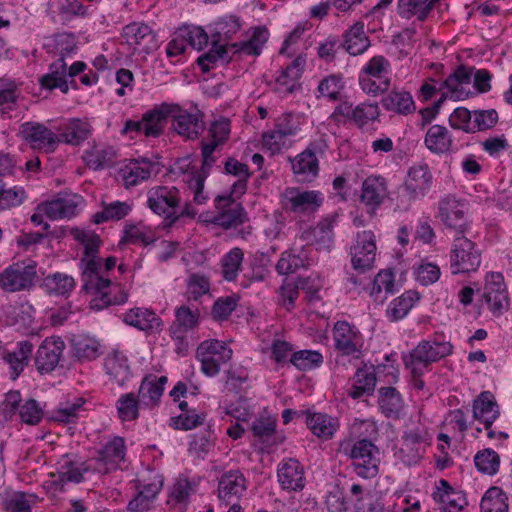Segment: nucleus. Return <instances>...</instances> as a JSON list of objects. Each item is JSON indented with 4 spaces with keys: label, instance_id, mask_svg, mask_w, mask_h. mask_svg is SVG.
Listing matches in <instances>:
<instances>
[{
    "label": "nucleus",
    "instance_id": "052dcab7",
    "mask_svg": "<svg viewBox=\"0 0 512 512\" xmlns=\"http://www.w3.org/2000/svg\"><path fill=\"white\" fill-rule=\"evenodd\" d=\"M132 210V206L127 202L113 201L109 204H103V209L94 214V223L100 224L108 221H119L125 218Z\"/></svg>",
    "mask_w": 512,
    "mask_h": 512
},
{
    "label": "nucleus",
    "instance_id": "bf43d9fd",
    "mask_svg": "<svg viewBox=\"0 0 512 512\" xmlns=\"http://www.w3.org/2000/svg\"><path fill=\"white\" fill-rule=\"evenodd\" d=\"M394 287V274L388 270L380 271L372 282L370 296L374 298V301L383 303L388 295L395 292Z\"/></svg>",
    "mask_w": 512,
    "mask_h": 512
},
{
    "label": "nucleus",
    "instance_id": "a211bd4d",
    "mask_svg": "<svg viewBox=\"0 0 512 512\" xmlns=\"http://www.w3.org/2000/svg\"><path fill=\"white\" fill-rule=\"evenodd\" d=\"M171 105L176 107L170 116L174 131L185 140L198 139L205 129L202 114L188 112L178 104Z\"/></svg>",
    "mask_w": 512,
    "mask_h": 512
},
{
    "label": "nucleus",
    "instance_id": "f03ea898",
    "mask_svg": "<svg viewBox=\"0 0 512 512\" xmlns=\"http://www.w3.org/2000/svg\"><path fill=\"white\" fill-rule=\"evenodd\" d=\"M453 345L450 342L422 340L406 356L403 357L405 367L410 369L412 376L421 378L424 370L432 363L451 355Z\"/></svg>",
    "mask_w": 512,
    "mask_h": 512
},
{
    "label": "nucleus",
    "instance_id": "7ed1b4c3",
    "mask_svg": "<svg viewBox=\"0 0 512 512\" xmlns=\"http://www.w3.org/2000/svg\"><path fill=\"white\" fill-rule=\"evenodd\" d=\"M340 451L352 459L355 473L363 479H372L379 472V449L367 439L356 441L351 447L349 443H341Z\"/></svg>",
    "mask_w": 512,
    "mask_h": 512
},
{
    "label": "nucleus",
    "instance_id": "0e129e2a",
    "mask_svg": "<svg viewBox=\"0 0 512 512\" xmlns=\"http://www.w3.org/2000/svg\"><path fill=\"white\" fill-rule=\"evenodd\" d=\"M141 401L134 393L122 394L116 401L118 417L123 422L134 421L139 417Z\"/></svg>",
    "mask_w": 512,
    "mask_h": 512
},
{
    "label": "nucleus",
    "instance_id": "39448f33",
    "mask_svg": "<svg viewBox=\"0 0 512 512\" xmlns=\"http://www.w3.org/2000/svg\"><path fill=\"white\" fill-rule=\"evenodd\" d=\"M37 277V264L31 259L14 262L0 272V289L7 293L29 291Z\"/></svg>",
    "mask_w": 512,
    "mask_h": 512
},
{
    "label": "nucleus",
    "instance_id": "6ab92c4d",
    "mask_svg": "<svg viewBox=\"0 0 512 512\" xmlns=\"http://www.w3.org/2000/svg\"><path fill=\"white\" fill-rule=\"evenodd\" d=\"M65 343L59 336L47 337L40 344L35 355V367L40 374H48L58 366Z\"/></svg>",
    "mask_w": 512,
    "mask_h": 512
},
{
    "label": "nucleus",
    "instance_id": "2f4dec72",
    "mask_svg": "<svg viewBox=\"0 0 512 512\" xmlns=\"http://www.w3.org/2000/svg\"><path fill=\"white\" fill-rule=\"evenodd\" d=\"M499 416L498 405L490 391L481 392L473 401V417L489 430Z\"/></svg>",
    "mask_w": 512,
    "mask_h": 512
},
{
    "label": "nucleus",
    "instance_id": "5701e85b",
    "mask_svg": "<svg viewBox=\"0 0 512 512\" xmlns=\"http://www.w3.org/2000/svg\"><path fill=\"white\" fill-rule=\"evenodd\" d=\"M83 202V197L78 194H64L38 205L37 209L51 220L71 218L78 213V208Z\"/></svg>",
    "mask_w": 512,
    "mask_h": 512
},
{
    "label": "nucleus",
    "instance_id": "79ce46f5",
    "mask_svg": "<svg viewBox=\"0 0 512 512\" xmlns=\"http://www.w3.org/2000/svg\"><path fill=\"white\" fill-rule=\"evenodd\" d=\"M383 108L387 111L401 115H408L415 111L412 95L403 89H392L381 99Z\"/></svg>",
    "mask_w": 512,
    "mask_h": 512
},
{
    "label": "nucleus",
    "instance_id": "b1692460",
    "mask_svg": "<svg viewBox=\"0 0 512 512\" xmlns=\"http://www.w3.org/2000/svg\"><path fill=\"white\" fill-rule=\"evenodd\" d=\"M483 298L494 315L507 309L508 295L501 273L492 272L486 276Z\"/></svg>",
    "mask_w": 512,
    "mask_h": 512
},
{
    "label": "nucleus",
    "instance_id": "4be33fe9",
    "mask_svg": "<svg viewBox=\"0 0 512 512\" xmlns=\"http://www.w3.org/2000/svg\"><path fill=\"white\" fill-rule=\"evenodd\" d=\"M475 67L459 65L452 74H450L441 84L440 90L446 89L447 98L455 101L467 99L472 93L469 85L472 81V75Z\"/></svg>",
    "mask_w": 512,
    "mask_h": 512
},
{
    "label": "nucleus",
    "instance_id": "20e7f679",
    "mask_svg": "<svg viewBox=\"0 0 512 512\" xmlns=\"http://www.w3.org/2000/svg\"><path fill=\"white\" fill-rule=\"evenodd\" d=\"M391 64L382 55L373 56L359 73V85L367 95L378 96L389 90Z\"/></svg>",
    "mask_w": 512,
    "mask_h": 512
},
{
    "label": "nucleus",
    "instance_id": "ddd939ff",
    "mask_svg": "<svg viewBox=\"0 0 512 512\" xmlns=\"http://www.w3.org/2000/svg\"><path fill=\"white\" fill-rule=\"evenodd\" d=\"M428 431L422 425L408 428L403 432L402 444L397 452L398 458L407 466L417 464L423 457L424 444Z\"/></svg>",
    "mask_w": 512,
    "mask_h": 512
},
{
    "label": "nucleus",
    "instance_id": "de8ad7c7",
    "mask_svg": "<svg viewBox=\"0 0 512 512\" xmlns=\"http://www.w3.org/2000/svg\"><path fill=\"white\" fill-rule=\"evenodd\" d=\"M116 155L117 151L113 146L94 145L91 149L84 152L83 160L89 168L97 171L110 166L114 162Z\"/></svg>",
    "mask_w": 512,
    "mask_h": 512
},
{
    "label": "nucleus",
    "instance_id": "864d4df0",
    "mask_svg": "<svg viewBox=\"0 0 512 512\" xmlns=\"http://www.w3.org/2000/svg\"><path fill=\"white\" fill-rule=\"evenodd\" d=\"M434 9L432 0H398V14L403 19L416 17L418 21H425Z\"/></svg>",
    "mask_w": 512,
    "mask_h": 512
},
{
    "label": "nucleus",
    "instance_id": "3c124183",
    "mask_svg": "<svg viewBox=\"0 0 512 512\" xmlns=\"http://www.w3.org/2000/svg\"><path fill=\"white\" fill-rule=\"evenodd\" d=\"M376 385V375L369 368H358L348 389V395L358 399L364 395H371Z\"/></svg>",
    "mask_w": 512,
    "mask_h": 512
},
{
    "label": "nucleus",
    "instance_id": "473e14b6",
    "mask_svg": "<svg viewBox=\"0 0 512 512\" xmlns=\"http://www.w3.org/2000/svg\"><path fill=\"white\" fill-rule=\"evenodd\" d=\"M176 109L169 103H162L154 109L148 110L143 114V121L145 122V136L146 137H159L163 134L167 118Z\"/></svg>",
    "mask_w": 512,
    "mask_h": 512
},
{
    "label": "nucleus",
    "instance_id": "37998d69",
    "mask_svg": "<svg viewBox=\"0 0 512 512\" xmlns=\"http://www.w3.org/2000/svg\"><path fill=\"white\" fill-rule=\"evenodd\" d=\"M342 48L352 56L363 54L370 46L369 37L364 31V24L357 22L344 34Z\"/></svg>",
    "mask_w": 512,
    "mask_h": 512
},
{
    "label": "nucleus",
    "instance_id": "c03bdc74",
    "mask_svg": "<svg viewBox=\"0 0 512 512\" xmlns=\"http://www.w3.org/2000/svg\"><path fill=\"white\" fill-rule=\"evenodd\" d=\"M267 40L268 30L264 27H257L248 40L231 43L228 47L233 55L244 54L248 56H259Z\"/></svg>",
    "mask_w": 512,
    "mask_h": 512
},
{
    "label": "nucleus",
    "instance_id": "f257e3e1",
    "mask_svg": "<svg viewBox=\"0 0 512 512\" xmlns=\"http://www.w3.org/2000/svg\"><path fill=\"white\" fill-rule=\"evenodd\" d=\"M71 235L84 246L80 268L82 271V288L87 294L93 296L90 301V308L100 311L111 305L126 303L128 293L125 288L101 274L102 259L98 256V252L102 242L99 235L94 231L79 228L72 229Z\"/></svg>",
    "mask_w": 512,
    "mask_h": 512
},
{
    "label": "nucleus",
    "instance_id": "09e8293b",
    "mask_svg": "<svg viewBox=\"0 0 512 512\" xmlns=\"http://www.w3.org/2000/svg\"><path fill=\"white\" fill-rule=\"evenodd\" d=\"M309 265V257L306 251L304 249L298 251L293 248L281 254L276 265V271L280 275H289Z\"/></svg>",
    "mask_w": 512,
    "mask_h": 512
},
{
    "label": "nucleus",
    "instance_id": "c756f323",
    "mask_svg": "<svg viewBox=\"0 0 512 512\" xmlns=\"http://www.w3.org/2000/svg\"><path fill=\"white\" fill-rule=\"evenodd\" d=\"M433 498L441 504L443 512H460L467 505L465 496L455 491L444 479L439 481L436 491L433 492Z\"/></svg>",
    "mask_w": 512,
    "mask_h": 512
},
{
    "label": "nucleus",
    "instance_id": "72a5a7b5",
    "mask_svg": "<svg viewBox=\"0 0 512 512\" xmlns=\"http://www.w3.org/2000/svg\"><path fill=\"white\" fill-rule=\"evenodd\" d=\"M424 144L430 152L437 155L446 154L455 149L450 131L439 124L429 127L424 138Z\"/></svg>",
    "mask_w": 512,
    "mask_h": 512
},
{
    "label": "nucleus",
    "instance_id": "7c9ffc66",
    "mask_svg": "<svg viewBox=\"0 0 512 512\" xmlns=\"http://www.w3.org/2000/svg\"><path fill=\"white\" fill-rule=\"evenodd\" d=\"M93 128L88 120L72 118L61 128L58 134L60 143L79 146L92 135Z\"/></svg>",
    "mask_w": 512,
    "mask_h": 512
},
{
    "label": "nucleus",
    "instance_id": "a19ab883",
    "mask_svg": "<svg viewBox=\"0 0 512 512\" xmlns=\"http://www.w3.org/2000/svg\"><path fill=\"white\" fill-rule=\"evenodd\" d=\"M175 319L169 327V334L177 337L182 333H189L199 325L200 311L196 307L192 309L190 306L181 305L175 309Z\"/></svg>",
    "mask_w": 512,
    "mask_h": 512
},
{
    "label": "nucleus",
    "instance_id": "dca6fc26",
    "mask_svg": "<svg viewBox=\"0 0 512 512\" xmlns=\"http://www.w3.org/2000/svg\"><path fill=\"white\" fill-rule=\"evenodd\" d=\"M247 479L240 469L224 471L218 478L217 495L226 504L238 503L247 490Z\"/></svg>",
    "mask_w": 512,
    "mask_h": 512
},
{
    "label": "nucleus",
    "instance_id": "2eb2a0df",
    "mask_svg": "<svg viewBox=\"0 0 512 512\" xmlns=\"http://www.w3.org/2000/svg\"><path fill=\"white\" fill-rule=\"evenodd\" d=\"M433 183V175L428 164H414L408 169L404 184L400 187L401 192L409 201L424 197Z\"/></svg>",
    "mask_w": 512,
    "mask_h": 512
},
{
    "label": "nucleus",
    "instance_id": "4468645a",
    "mask_svg": "<svg viewBox=\"0 0 512 512\" xmlns=\"http://www.w3.org/2000/svg\"><path fill=\"white\" fill-rule=\"evenodd\" d=\"M20 133L34 150L53 153L60 144L58 134L41 123L25 122L20 126Z\"/></svg>",
    "mask_w": 512,
    "mask_h": 512
},
{
    "label": "nucleus",
    "instance_id": "6e6d98bb",
    "mask_svg": "<svg viewBox=\"0 0 512 512\" xmlns=\"http://www.w3.org/2000/svg\"><path fill=\"white\" fill-rule=\"evenodd\" d=\"M419 299L420 295L416 291L404 292L389 304L386 310L387 318L394 322L403 319Z\"/></svg>",
    "mask_w": 512,
    "mask_h": 512
},
{
    "label": "nucleus",
    "instance_id": "338daca9",
    "mask_svg": "<svg viewBox=\"0 0 512 512\" xmlns=\"http://www.w3.org/2000/svg\"><path fill=\"white\" fill-rule=\"evenodd\" d=\"M195 491L196 485L194 482H191L187 478H179L170 490L168 504L185 507L189 503L190 496L195 493Z\"/></svg>",
    "mask_w": 512,
    "mask_h": 512
},
{
    "label": "nucleus",
    "instance_id": "69168bd1",
    "mask_svg": "<svg viewBox=\"0 0 512 512\" xmlns=\"http://www.w3.org/2000/svg\"><path fill=\"white\" fill-rule=\"evenodd\" d=\"M506 494L498 487L489 488L480 502L481 512H507Z\"/></svg>",
    "mask_w": 512,
    "mask_h": 512
},
{
    "label": "nucleus",
    "instance_id": "393cba45",
    "mask_svg": "<svg viewBox=\"0 0 512 512\" xmlns=\"http://www.w3.org/2000/svg\"><path fill=\"white\" fill-rule=\"evenodd\" d=\"M277 477L281 488L288 492L302 491L305 487L304 468L297 459L282 461L277 469Z\"/></svg>",
    "mask_w": 512,
    "mask_h": 512
},
{
    "label": "nucleus",
    "instance_id": "0eeeda50",
    "mask_svg": "<svg viewBox=\"0 0 512 512\" xmlns=\"http://www.w3.org/2000/svg\"><path fill=\"white\" fill-rule=\"evenodd\" d=\"M181 204L180 191L175 186L157 185L147 191V206L163 217L169 226L177 222L176 209Z\"/></svg>",
    "mask_w": 512,
    "mask_h": 512
},
{
    "label": "nucleus",
    "instance_id": "58836bf2",
    "mask_svg": "<svg viewBox=\"0 0 512 512\" xmlns=\"http://www.w3.org/2000/svg\"><path fill=\"white\" fill-rule=\"evenodd\" d=\"M294 177L299 183H311L319 174V161L304 151L290 158Z\"/></svg>",
    "mask_w": 512,
    "mask_h": 512
},
{
    "label": "nucleus",
    "instance_id": "e433bc0d",
    "mask_svg": "<svg viewBox=\"0 0 512 512\" xmlns=\"http://www.w3.org/2000/svg\"><path fill=\"white\" fill-rule=\"evenodd\" d=\"M387 193L384 177L369 176L362 183L361 201L372 209H376L383 203Z\"/></svg>",
    "mask_w": 512,
    "mask_h": 512
},
{
    "label": "nucleus",
    "instance_id": "5fc2aeb1",
    "mask_svg": "<svg viewBox=\"0 0 512 512\" xmlns=\"http://www.w3.org/2000/svg\"><path fill=\"white\" fill-rule=\"evenodd\" d=\"M229 53L230 51L227 44H220L212 40L211 48L198 57L197 64L203 73H208L218 62L229 63L233 56Z\"/></svg>",
    "mask_w": 512,
    "mask_h": 512
},
{
    "label": "nucleus",
    "instance_id": "f3484780",
    "mask_svg": "<svg viewBox=\"0 0 512 512\" xmlns=\"http://www.w3.org/2000/svg\"><path fill=\"white\" fill-rule=\"evenodd\" d=\"M155 167L156 163L145 157L130 159L119 168L118 180L130 189L150 179Z\"/></svg>",
    "mask_w": 512,
    "mask_h": 512
},
{
    "label": "nucleus",
    "instance_id": "412c9836",
    "mask_svg": "<svg viewBox=\"0 0 512 512\" xmlns=\"http://www.w3.org/2000/svg\"><path fill=\"white\" fill-rule=\"evenodd\" d=\"M122 37L127 45L134 48V51L149 54L158 47L156 34L144 23L133 22L126 25L123 28Z\"/></svg>",
    "mask_w": 512,
    "mask_h": 512
},
{
    "label": "nucleus",
    "instance_id": "c85d7f7f",
    "mask_svg": "<svg viewBox=\"0 0 512 512\" xmlns=\"http://www.w3.org/2000/svg\"><path fill=\"white\" fill-rule=\"evenodd\" d=\"M32 352L33 344L28 340L18 342L13 351H6L2 359L9 365L12 380H16L28 366Z\"/></svg>",
    "mask_w": 512,
    "mask_h": 512
},
{
    "label": "nucleus",
    "instance_id": "bb28decb",
    "mask_svg": "<svg viewBox=\"0 0 512 512\" xmlns=\"http://www.w3.org/2000/svg\"><path fill=\"white\" fill-rule=\"evenodd\" d=\"M123 321L146 333H159L163 327L162 319L152 310L134 307L123 315Z\"/></svg>",
    "mask_w": 512,
    "mask_h": 512
},
{
    "label": "nucleus",
    "instance_id": "e2e57ef3",
    "mask_svg": "<svg viewBox=\"0 0 512 512\" xmlns=\"http://www.w3.org/2000/svg\"><path fill=\"white\" fill-rule=\"evenodd\" d=\"M380 117V108L377 102L365 101L354 106L352 114V123L359 129H363L370 123L378 121Z\"/></svg>",
    "mask_w": 512,
    "mask_h": 512
},
{
    "label": "nucleus",
    "instance_id": "a18cd8bd",
    "mask_svg": "<svg viewBox=\"0 0 512 512\" xmlns=\"http://www.w3.org/2000/svg\"><path fill=\"white\" fill-rule=\"evenodd\" d=\"M75 284L72 276L55 272L43 278L41 288L50 296H68L73 291Z\"/></svg>",
    "mask_w": 512,
    "mask_h": 512
},
{
    "label": "nucleus",
    "instance_id": "774afa93",
    "mask_svg": "<svg viewBox=\"0 0 512 512\" xmlns=\"http://www.w3.org/2000/svg\"><path fill=\"white\" fill-rule=\"evenodd\" d=\"M289 362L300 371H308L320 367L323 356L315 350H300L291 354Z\"/></svg>",
    "mask_w": 512,
    "mask_h": 512
},
{
    "label": "nucleus",
    "instance_id": "f8f14e48",
    "mask_svg": "<svg viewBox=\"0 0 512 512\" xmlns=\"http://www.w3.org/2000/svg\"><path fill=\"white\" fill-rule=\"evenodd\" d=\"M351 264L357 273H366L374 267L375 236L371 231L358 232L350 248Z\"/></svg>",
    "mask_w": 512,
    "mask_h": 512
},
{
    "label": "nucleus",
    "instance_id": "aec40b11",
    "mask_svg": "<svg viewBox=\"0 0 512 512\" xmlns=\"http://www.w3.org/2000/svg\"><path fill=\"white\" fill-rule=\"evenodd\" d=\"M323 195L316 190L301 191L299 188H287L283 193L286 210L294 213L314 212L323 204Z\"/></svg>",
    "mask_w": 512,
    "mask_h": 512
},
{
    "label": "nucleus",
    "instance_id": "f704fd0d",
    "mask_svg": "<svg viewBox=\"0 0 512 512\" xmlns=\"http://www.w3.org/2000/svg\"><path fill=\"white\" fill-rule=\"evenodd\" d=\"M85 404L86 400L82 397H74L72 400L62 401L51 412L49 419L63 424L76 423L87 411Z\"/></svg>",
    "mask_w": 512,
    "mask_h": 512
},
{
    "label": "nucleus",
    "instance_id": "13d9d810",
    "mask_svg": "<svg viewBox=\"0 0 512 512\" xmlns=\"http://www.w3.org/2000/svg\"><path fill=\"white\" fill-rule=\"evenodd\" d=\"M215 434L208 425L207 429L191 435L189 453L197 458L204 459L215 446Z\"/></svg>",
    "mask_w": 512,
    "mask_h": 512
},
{
    "label": "nucleus",
    "instance_id": "603ef678",
    "mask_svg": "<svg viewBox=\"0 0 512 512\" xmlns=\"http://www.w3.org/2000/svg\"><path fill=\"white\" fill-rule=\"evenodd\" d=\"M225 172L238 178L230 188V193L241 197L247 190V183L250 177L249 167L235 158H228L224 164Z\"/></svg>",
    "mask_w": 512,
    "mask_h": 512
},
{
    "label": "nucleus",
    "instance_id": "1a4fd4ad",
    "mask_svg": "<svg viewBox=\"0 0 512 512\" xmlns=\"http://www.w3.org/2000/svg\"><path fill=\"white\" fill-rule=\"evenodd\" d=\"M481 263V254L476 244L465 235L455 236L450 252L452 274L475 272Z\"/></svg>",
    "mask_w": 512,
    "mask_h": 512
},
{
    "label": "nucleus",
    "instance_id": "4d7b16f0",
    "mask_svg": "<svg viewBox=\"0 0 512 512\" xmlns=\"http://www.w3.org/2000/svg\"><path fill=\"white\" fill-rule=\"evenodd\" d=\"M71 346L74 355L79 360L91 361L96 359L100 354L99 342L95 338L85 334L74 335L71 339Z\"/></svg>",
    "mask_w": 512,
    "mask_h": 512
},
{
    "label": "nucleus",
    "instance_id": "9d476101",
    "mask_svg": "<svg viewBox=\"0 0 512 512\" xmlns=\"http://www.w3.org/2000/svg\"><path fill=\"white\" fill-rule=\"evenodd\" d=\"M235 194L218 195L215 198L217 214L211 222L223 229H230L242 225L248 220L247 212L243 205L237 202Z\"/></svg>",
    "mask_w": 512,
    "mask_h": 512
},
{
    "label": "nucleus",
    "instance_id": "a878e982",
    "mask_svg": "<svg viewBox=\"0 0 512 512\" xmlns=\"http://www.w3.org/2000/svg\"><path fill=\"white\" fill-rule=\"evenodd\" d=\"M126 455L125 440L122 437L116 436L108 441L104 447L98 451L96 462L98 467L94 470L107 473L110 470L116 469L121 461H124Z\"/></svg>",
    "mask_w": 512,
    "mask_h": 512
},
{
    "label": "nucleus",
    "instance_id": "c9c22d12",
    "mask_svg": "<svg viewBox=\"0 0 512 512\" xmlns=\"http://www.w3.org/2000/svg\"><path fill=\"white\" fill-rule=\"evenodd\" d=\"M91 470L90 463L80 461L74 455L66 454L58 462V474L61 482L80 483L84 480V474Z\"/></svg>",
    "mask_w": 512,
    "mask_h": 512
},
{
    "label": "nucleus",
    "instance_id": "8fccbe9b",
    "mask_svg": "<svg viewBox=\"0 0 512 512\" xmlns=\"http://www.w3.org/2000/svg\"><path fill=\"white\" fill-rule=\"evenodd\" d=\"M379 393V408L387 418L397 419L403 409L401 394L394 387H381Z\"/></svg>",
    "mask_w": 512,
    "mask_h": 512
},
{
    "label": "nucleus",
    "instance_id": "49530a36",
    "mask_svg": "<svg viewBox=\"0 0 512 512\" xmlns=\"http://www.w3.org/2000/svg\"><path fill=\"white\" fill-rule=\"evenodd\" d=\"M241 19L236 15H224L213 23L212 39L220 44L230 45L229 41L240 31Z\"/></svg>",
    "mask_w": 512,
    "mask_h": 512
},
{
    "label": "nucleus",
    "instance_id": "ea45409f",
    "mask_svg": "<svg viewBox=\"0 0 512 512\" xmlns=\"http://www.w3.org/2000/svg\"><path fill=\"white\" fill-rule=\"evenodd\" d=\"M105 370L111 381L124 386L131 378V368L127 357L121 352H113L105 359Z\"/></svg>",
    "mask_w": 512,
    "mask_h": 512
},
{
    "label": "nucleus",
    "instance_id": "9b49d317",
    "mask_svg": "<svg viewBox=\"0 0 512 512\" xmlns=\"http://www.w3.org/2000/svg\"><path fill=\"white\" fill-rule=\"evenodd\" d=\"M333 340L335 349L343 356L359 359L362 355L363 338L359 329L347 321L334 324Z\"/></svg>",
    "mask_w": 512,
    "mask_h": 512
},
{
    "label": "nucleus",
    "instance_id": "6e6552de",
    "mask_svg": "<svg viewBox=\"0 0 512 512\" xmlns=\"http://www.w3.org/2000/svg\"><path fill=\"white\" fill-rule=\"evenodd\" d=\"M233 351L223 341L217 339L204 340L196 350V358L201 363V371L208 377L216 376L223 364L232 358Z\"/></svg>",
    "mask_w": 512,
    "mask_h": 512
},
{
    "label": "nucleus",
    "instance_id": "423d86ee",
    "mask_svg": "<svg viewBox=\"0 0 512 512\" xmlns=\"http://www.w3.org/2000/svg\"><path fill=\"white\" fill-rule=\"evenodd\" d=\"M437 217L454 237L466 235L471 229L467 205L453 195H446L439 201Z\"/></svg>",
    "mask_w": 512,
    "mask_h": 512
},
{
    "label": "nucleus",
    "instance_id": "cd10ccee",
    "mask_svg": "<svg viewBox=\"0 0 512 512\" xmlns=\"http://www.w3.org/2000/svg\"><path fill=\"white\" fill-rule=\"evenodd\" d=\"M307 427L316 437L329 440L333 438L340 427L339 420L326 413L302 411Z\"/></svg>",
    "mask_w": 512,
    "mask_h": 512
},
{
    "label": "nucleus",
    "instance_id": "680f3d73",
    "mask_svg": "<svg viewBox=\"0 0 512 512\" xmlns=\"http://www.w3.org/2000/svg\"><path fill=\"white\" fill-rule=\"evenodd\" d=\"M244 260L243 250L239 247L232 248L221 259V273L226 281H234L241 268Z\"/></svg>",
    "mask_w": 512,
    "mask_h": 512
},
{
    "label": "nucleus",
    "instance_id": "4c0bfd02",
    "mask_svg": "<svg viewBox=\"0 0 512 512\" xmlns=\"http://www.w3.org/2000/svg\"><path fill=\"white\" fill-rule=\"evenodd\" d=\"M39 83L42 89L49 91L59 89L62 93L68 92L67 64L63 57L50 64L49 72L40 77Z\"/></svg>",
    "mask_w": 512,
    "mask_h": 512
}]
</instances>
